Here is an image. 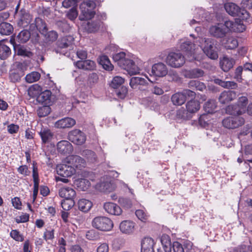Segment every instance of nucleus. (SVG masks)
Wrapping results in <instances>:
<instances>
[{
    "instance_id": "obj_27",
    "label": "nucleus",
    "mask_w": 252,
    "mask_h": 252,
    "mask_svg": "<svg viewBox=\"0 0 252 252\" xmlns=\"http://www.w3.org/2000/svg\"><path fill=\"white\" fill-rule=\"evenodd\" d=\"M78 209L83 212H88L90 210L93 206L92 202L86 199H80L77 203Z\"/></svg>"
},
{
    "instance_id": "obj_58",
    "label": "nucleus",
    "mask_w": 252,
    "mask_h": 252,
    "mask_svg": "<svg viewBox=\"0 0 252 252\" xmlns=\"http://www.w3.org/2000/svg\"><path fill=\"white\" fill-rule=\"evenodd\" d=\"M129 85L133 89H139L140 85L139 77H132L129 82Z\"/></svg>"
},
{
    "instance_id": "obj_29",
    "label": "nucleus",
    "mask_w": 252,
    "mask_h": 252,
    "mask_svg": "<svg viewBox=\"0 0 252 252\" xmlns=\"http://www.w3.org/2000/svg\"><path fill=\"white\" fill-rule=\"evenodd\" d=\"M34 25L37 30L42 34L47 32V25L45 21L40 17H36L34 20Z\"/></svg>"
},
{
    "instance_id": "obj_63",
    "label": "nucleus",
    "mask_w": 252,
    "mask_h": 252,
    "mask_svg": "<svg viewBox=\"0 0 252 252\" xmlns=\"http://www.w3.org/2000/svg\"><path fill=\"white\" fill-rule=\"evenodd\" d=\"M75 124V120L71 118H64V127H71L74 126Z\"/></svg>"
},
{
    "instance_id": "obj_56",
    "label": "nucleus",
    "mask_w": 252,
    "mask_h": 252,
    "mask_svg": "<svg viewBox=\"0 0 252 252\" xmlns=\"http://www.w3.org/2000/svg\"><path fill=\"white\" fill-rule=\"evenodd\" d=\"M56 171L58 175L61 177L55 176V180L57 182L59 181L63 182V164H60L57 165Z\"/></svg>"
},
{
    "instance_id": "obj_59",
    "label": "nucleus",
    "mask_w": 252,
    "mask_h": 252,
    "mask_svg": "<svg viewBox=\"0 0 252 252\" xmlns=\"http://www.w3.org/2000/svg\"><path fill=\"white\" fill-rule=\"evenodd\" d=\"M119 203L124 207L129 208L132 206L131 201L128 198H121L119 199Z\"/></svg>"
},
{
    "instance_id": "obj_31",
    "label": "nucleus",
    "mask_w": 252,
    "mask_h": 252,
    "mask_svg": "<svg viewBox=\"0 0 252 252\" xmlns=\"http://www.w3.org/2000/svg\"><path fill=\"white\" fill-rule=\"evenodd\" d=\"M222 44L226 49H234L238 46V42L236 38L230 36L226 38V40L222 43Z\"/></svg>"
},
{
    "instance_id": "obj_35",
    "label": "nucleus",
    "mask_w": 252,
    "mask_h": 252,
    "mask_svg": "<svg viewBox=\"0 0 252 252\" xmlns=\"http://www.w3.org/2000/svg\"><path fill=\"white\" fill-rule=\"evenodd\" d=\"M161 243L165 252H171L172 244H171L170 238L167 235H163L161 238Z\"/></svg>"
},
{
    "instance_id": "obj_36",
    "label": "nucleus",
    "mask_w": 252,
    "mask_h": 252,
    "mask_svg": "<svg viewBox=\"0 0 252 252\" xmlns=\"http://www.w3.org/2000/svg\"><path fill=\"white\" fill-rule=\"evenodd\" d=\"M74 184L79 189L83 191L87 190L91 186L90 181L85 179L76 180Z\"/></svg>"
},
{
    "instance_id": "obj_20",
    "label": "nucleus",
    "mask_w": 252,
    "mask_h": 252,
    "mask_svg": "<svg viewBox=\"0 0 252 252\" xmlns=\"http://www.w3.org/2000/svg\"><path fill=\"white\" fill-rule=\"evenodd\" d=\"M75 65L80 69L93 70L95 67V63L90 60L78 61L75 63Z\"/></svg>"
},
{
    "instance_id": "obj_15",
    "label": "nucleus",
    "mask_w": 252,
    "mask_h": 252,
    "mask_svg": "<svg viewBox=\"0 0 252 252\" xmlns=\"http://www.w3.org/2000/svg\"><path fill=\"white\" fill-rule=\"evenodd\" d=\"M155 244V241L152 238H144L141 243V252H154Z\"/></svg>"
},
{
    "instance_id": "obj_10",
    "label": "nucleus",
    "mask_w": 252,
    "mask_h": 252,
    "mask_svg": "<svg viewBox=\"0 0 252 252\" xmlns=\"http://www.w3.org/2000/svg\"><path fill=\"white\" fill-rule=\"evenodd\" d=\"M25 75L24 67L22 63H18L9 71V78L12 82H19Z\"/></svg>"
},
{
    "instance_id": "obj_64",
    "label": "nucleus",
    "mask_w": 252,
    "mask_h": 252,
    "mask_svg": "<svg viewBox=\"0 0 252 252\" xmlns=\"http://www.w3.org/2000/svg\"><path fill=\"white\" fill-rule=\"evenodd\" d=\"M17 171L20 174L24 175L25 176L29 175L30 173L28 167L26 165L20 166L18 168Z\"/></svg>"
},
{
    "instance_id": "obj_13",
    "label": "nucleus",
    "mask_w": 252,
    "mask_h": 252,
    "mask_svg": "<svg viewBox=\"0 0 252 252\" xmlns=\"http://www.w3.org/2000/svg\"><path fill=\"white\" fill-rule=\"evenodd\" d=\"M136 227V224L130 220H125L122 221L119 225V228L123 234L130 235L133 233Z\"/></svg>"
},
{
    "instance_id": "obj_3",
    "label": "nucleus",
    "mask_w": 252,
    "mask_h": 252,
    "mask_svg": "<svg viewBox=\"0 0 252 252\" xmlns=\"http://www.w3.org/2000/svg\"><path fill=\"white\" fill-rule=\"evenodd\" d=\"M92 224L93 227L102 231H110L113 227V222L109 218L106 217L94 218Z\"/></svg>"
},
{
    "instance_id": "obj_33",
    "label": "nucleus",
    "mask_w": 252,
    "mask_h": 252,
    "mask_svg": "<svg viewBox=\"0 0 252 252\" xmlns=\"http://www.w3.org/2000/svg\"><path fill=\"white\" fill-rule=\"evenodd\" d=\"M98 62L103 68L108 71H111L113 69V65L111 63L107 56L103 55L99 57Z\"/></svg>"
},
{
    "instance_id": "obj_1",
    "label": "nucleus",
    "mask_w": 252,
    "mask_h": 252,
    "mask_svg": "<svg viewBox=\"0 0 252 252\" xmlns=\"http://www.w3.org/2000/svg\"><path fill=\"white\" fill-rule=\"evenodd\" d=\"M190 36L193 38L192 42L187 38L181 39L178 44L180 50L185 53L189 61L197 60L196 55L200 48L210 59L215 60L218 58L213 40L200 37L195 38L192 34Z\"/></svg>"
},
{
    "instance_id": "obj_61",
    "label": "nucleus",
    "mask_w": 252,
    "mask_h": 252,
    "mask_svg": "<svg viewBox=\"0 0 252 252\" xmlns=\"http://www.w3.org/2000/svg\"><path fill=\"white\" fill-rule=\"evenodd\" d=\"M74 204L73 199H64V210H69L74 206Z\"/></svg>"
},
{
    "instance_id": "obj_26",
    "label": "nucleus",
    "mask_w": 252,
    "mask_h": 252,
    "mask_svg": "<svg viewBox=\"0 0 252 252\" xmlns=\"http://www.w3.org/2000/svg\"><path fill=\"white\" fill-rule=\"evenodd\" d=\"M235 61L231 59L224 57L220 61V66L222 70L228 71L233 66Z\"/></svg>"
},
{
    "instance_id": "obj_37",
    "label": "nucleus",
    "mask_w": 252,
    "mask_h": 252,
    "mask_svg": "<svg viewBox=\"0 0 252 252\" xmlns=\"http://www.w3.org/2000/svg\"><path fill=\"white\" fill-rule=\"evenodd\" d=\"M96 188L99 191L103 192H110L115 189L113 184L108 182L97 184Z\"/></svg>"
},
{
    "instance_id": "obj_4",
    "label": "nucleus",
    "mask_w": 252,
    "mask_h": 252,
    "mask_svg": "<svg viewBox=\"0 0 252 252\" xmlns=\"http://www.w3.org/2000/svg\"><path fill=\"white\" fill-rule=\"evenodd\" d=\"M144 64L145 63L139 59L136 58L134 60L129 59L123 68L126 69L130 75H135L140 74L143 68L145 71L147 70V68L144 66Z\"/></svg>"
},
{
    "instance_id": "obj_32",
    "label": "nucleus",
    "mask_w": 252,
    "mask_h": 252,
    "mask_svg": "<svg viewBox=\"0 0 252 252\" xmlns=\"http://www.w3.org/2000/svg\"><path fill=\"white\" fill-rule=\"evenodd\" d=\"M187 111L190 113H194L197 112L200 108L198 101L191 100L186 104Z\"/></svg>"
},
{
    "instance_id": "obj_5",
    "label": "nucleus",
    "mask_w": 252,
    "mask_h": 252,
    "mask_svg": "<svg viewBox=\"0 0 252 252\" xmlns=\"http://www.w3.org/2000/svg\"><path fill=\"white\" fill-rule=\"evenodd\" d=\"M232 25L230 22H225L224 24L220 23L212 26L209 28V33L213 36L217 38H221L225 37L228 33L227 28Z\"/></svg>"
},
{
    "instance_id": "obj_16",
    "label": "nucleus",
    "mask_w": 252,
    "mask_h": 252,
    "mask_svg": "<svg viewBox=\"0 0 252 252\" xmlns=\"http://www.w3.org/2000/svg\"><path fill=\"white\" fill-rule=\"evenodd\" d=\"M103 208L105 211L110 215L120 216L123 212L121 208L119 205L112 202L104 203Z\"/></svg>"
},
{
    "instance_id": "obj_12",
    "label": "nucleus",
    "mask_w": 252,
    "mask_h": 252,
    "mask_svg": "<svg viewBox=\"0 0 252 252\" xmlns=\"http://www.w3.org/2000/svg\"><path fill=\"white\" fill-rule=\"evenodd\" d=\"M64 162L70 164L73 167L77 168H81L84 167L86 165V162L84 159L78 156L71 155L67 157L64 159Z\"/></svg>"
},
{
    "instance_id": "obj_43",
    "label": "nucleus",
    "mask_w": 252,
    "mask_h": 252,
    "mask_svg": "<svg viewBox=\"0 0 252 252\" xmlns=\"http://www.w3.org/2000/svg\"><path fill=\"white\" fill-rule=\"evenodd\" d=\"M40 74L36 71H33L28 74L25 77V80L27 82L32 83L39 80Z\"/></svg>"
},
{
    "instance_id": "obj_62",
    "label": "nucleus",
    "mask_w": 252,
    "mask_h": 252,
    "mask_svg": "<svg viewBox=\"0 0 252 252\" xmlns=\"http://www.w3.org/2000/svg\"><path fill=\"white\" fill-rule=\"evenodd\" d=\"M12 206L16 209L20 210L22 209V202L20 198L18 197H15L11 199Z\"/></svg>"
},
{
    "instance_id": "obj_21",
    "label": "nucleus",
    "mask_w": 252,
    "mask_h": 252,
    "mask_svg": "<svg viewBox=\"0 0 252 252\" xmlns=\"http://www.w3.org/2000/svg\"><path fill=\"white\" fill-rule=\"evenodd\" d=\"M42 143L44 144L50 142L53 138L54 133L49 128H43L39 132Z\"/></svg>"
},
{
    "instance_id": "obj_53",
    "label": "nucleus",
    "mask_w": 252,
    "mask_h": 252,
    "mask_svg": "<svg viewBox=\"0 0 252 252\" xmlns=\"http://www.w3.org/2000/svg\"><path fill=\"white\" fill-rule=\"evenodd\" d=\"M31 18L32 17H21L18 22V25L23 28L27 27L32 21Z\"/></svg>"
},
{
    "instance_id": "obj_8",
    "label": "nucleus",
    "mask_w": 252,
    "mask_h": 252,
    "mask_svg": "<svg viewBox=\"0 0 252 252\" xmlns=\"http://www.w3.org/2000/svg\"><path fill=\"white\" fill-rule=\"evenodd\" d=\"M67 138L71 142L76 145H81L85 142L86 136L80 130L75 129L68 132Z\"/></svg>"
},
{
    "instance_id": "obj_6",
    "label": "nucleus",
    "mask_w": 252,
    "mask_h": 252,
    "mask_svg": "<svg viewBox=\"0 0 252 252\" xmlns=\"http://www.w3.org/2000/svg\"><path fill=\"white\" fill-rule=\"evenodd\" d=\"M167 64L174 68H178L184 64L185 59L180 53L171 52L168 54L166 59Z\"/></svg>"
},
{
    "instance_id": "obj_25",
    "label": "nucleus",
    "mask_w": 252,
    "mask_h": 252,
    "mask_svg": "<svg viewBox=\"0 0 252 252\" xmlns=\"http://www.w3.org/2000/svg\"><path fill=\"white\" fill-rule=\"evenodd\" d=\"M32 176L33 182V189H39L40 179L39 177L38 169L37 163L33 161L32 163Z\"/></svg>"
},
{
    "instance_id": "obj_41",
    "label": "nucleus",
    "mask_w": 252,
    "mask_h": 252,
    "mask_svg": "<svg viewBox=\"0 0 252 252\" xmlns=\"http://www.w3.org/2000/svg\"><path fill=\"white\" fill-rule=\"evenodd\" d=\"M30 36V32L28 31L23 30L17 35L16 39L18 42L24 43L29 40Z\"/></svg>"
},
{
    "instance_id": "obj_54",
    "label": "nucleus",
    "mask_w": 252,
    "mask_h": 252,
    "mask_svg": "<svg viewBox=\"0 0 252 252\" xmlns=\"http://www.w3.org/2000/svg\"><path fill=\"white\" fill-rule=\"evenodd\" d=\"M86 237L87 239L90 240H96L99 237L98 233L94 230H90L87 231Z\"/></svg>"
},
{
    "instance_id": "obj_17",
    "label": "nucleus",
    "mask_w": 252,
    "mask_h": 252,
    "mask_svg": "<svg viewBox=\"0 0 252 252\" xmlns=\"http://www.w3.org/2000/svg\"><path fill=\"white\" fill-rule=\"evenodd\" d=\"M226 22H230L232 24L230 27L227 28L228 32H241L246 30V26L240 18H236L234 22L231 21H226Z\"/></svg>"
},
{
    "instance_id": "obj_14",
    "label": "nucleus",
    "mask_w": 252,
    "mask_h": 252,
    "mask_svg": "<svg viewBox=\"0 0 252 252\" xmlns=\"http://www.w3.org/2000/svg\"><path fill=\"white\" fill-rule=\"evenodd\" d=\"M248 99L245 96H242L239 98L238 104L237 106H229L228 109H233L231 112L233 114L241 115L245 111L246 106L247 104Z\"/></svg>"
},
{
    "instance_id": "obj_38",
    "label": "nucleus",
    "mask_w": 252,
    "mask_h": 252,
    "mask_svg": "<svg viewBox=\"0 0 252 252\" xmlns=\"http://www.w3.org/2000/svg\"><path fill=\"white\" fill-rule=\"evenodd\" d=\"M214 82L224 88L233 89L237 86V84L233 81H224L219 79H215L214 80Z\"/></svg>"
},
{
    "instance_id": "obj_45",
    "label": "nucleus",
    "mask_w": 252,
    "mask_h": 252,
    "mask_svg": "<svg viewBox=\"0 0 252 252\" xmlns=\"http://www.w3.org/2000/svg\"><path fill=\"white\" fill-rule=\"evenodd\" d=\"M189 86L190 88H195L197 90L203 91L206 89L205 84L197 80H192L189 81Z\"/></svg>"
},
{
    "instance_id": "obj_60",
    "label": "nucleus",
    "mask_w": 252,
    "mask_h": 252,
    "mask_svg": "<svg viewBox=\"0 0 252 252\" xmlns=\"http://www.w3.org/2000/svg\"><path fill=\"white\" fill-rule=\"evenodd\" d=\"M173 252H185L183 245L178 242H174L172 248Z\"/></svg>"
},
{
    "instance_id": "obj_51",
    "label": "nucleus",
    "mask_w": 252,
    "mask_h": 252,
    "mask_svg": "<svg viewBox=\"0 0 252 252\" xmlns=\"http://www.w3.org/2000/svg\"><path fill=\"white\" fill-rule=\"evenodd\" d=\"M45 38L47 42H53L55 41L58 38V33L56 32L51 31L48 32L44 34Z\"/></svg>"
},
{
    "instance_id": "obj_19",
    "label": "nucleus",
    "mask_w": 252,
    "mask_h": 252,
    "mask_svg": "<svg viewBox=\"0 0 252 252\" xmlns=\"http://www.w3.org/2000/svg\"><path fill=\"white\" fill-rule=\"evenodd\" d=\"M112 58L114 61L117 63L118 65L123 68L130 59L128 56H126L123 52L114 54L112 56Z\"/></svg>"
},
{
    "instance_id": "obj_46",
    "label": "nucleus",
    "mask_w": 252,
    "mask_h": 252,
    "mask_svg": "<svg viewBox=\"0 0 252 252\" xmlns=\"http://www.w3.org/2000/svg\"><path fill=\"white\" fill-rule=\"evenodd\" d=\"M75 172V169L70 164L64 162V177H71Z\"/></svg>"
},
{
    "instance_id": "obj_57",
    "label": "nucleus",
    "mask_w": 252,
    "mask_h": 252,
    "mask_svg": "<svg viewBox=\"0 0 252 252\" xmlns=\"http://www.w3.org/2000/svg\"><path fill=\"white\" fill-rule=\"evenodd\" d=\"M29 214L27 213H23V214L20 216L19 217L16 218L15 219V220L17 223H24L28 222L29 220Z\"/></svg>"
},
{
    "instance_id": "obj_49",
    "label": "nucleus",
    "mask_w": 252,
    "mask_h": 252,
    "mask_svg": "<svg viewBox=\"0 0 252 252\" xmlns=\"http://www.w3.org/2000/svg\"><path fill=\"white\" fill-rule=\"evenodd\" d=\"M76 194L75 190L71 188H64V199H74Z\"/></svg>"
},
{
    "instance_id": "obj_7",
    "label": "nucleus",
    "mask_w": 252,
    "mask_h": 252,
    "mask_svg": "<svg viewBox=\"0 0 252 252\" xmlns=\"http://www.w3.org/2000/svg\"><path fill=\"white\" fill-rule=\"evenodd\" d=\"M80 26L82 29L89 32L96 31L98 29V24L91 17H79Z\"/></svg>"
},
{
    "instance_id": "obj_9",
    "label": "nucleus",
    "mask_w": 252,
    "mask_h": 252,
    "mask_svg": "<svg viewBox=\"0 0 252 252\" xmlns=\"http://www.w3.org/2000/svg\"><path fill=\"white\" fill-rule=\"evenodd\" d=\"M244 119L240 116L228 117L222 122L224 127L229 129L236 128L244 124Z\"/></svg>"
},
{
    "instance_id": "obj_55",
    "label": "nucleus",
    "mask_w": 252,
    "mask_h": 252,
    "mask_svg": "<svg viewBox=\"0 0 252 252\" xmlns=\"http://www.w3.org/2000/svg\"><path fill=\"white\" fill-rule=\"evenodd\" d=\"M210 115L209 114H204L200 116L199 119V123L200 126L203 127H206L209 124Z\"/></svg>"
},
{
    "instance_id": "obj_47",
    "label": "nucleus",
    "mask_w": 252,
    "mask_h": 252,
    "mask_svg": "<svg viewBox=\"0 0 252 252\" xmlns=\"http://www.w3.org/2000/svg\"><path fill=\"white\" fill-rule=\"evenodd\" d=\"M82 155L86 157L89 162H94L96 161V155L94 152L91 150H84L82 152Z\"/></svg>"
},
{
    "instance_id": "obj_48",
    "label": "nucleus",
    "mask_w": 252,
    "mask_h": 252,
    "mask_svg": "<svg viewBox=\"0 0 252 252\" xmlns=\"http://www.w3.org/2000/svg\"><path fill=\"white\" fill-rule=\"evenodd\" d=\"M125 81V79L121 76H117L114 77L111 83L110 86L114 89L120 87Z\"/></svg>"
},
{
    "instance_id": "obj_23",
    "label": "nucleus",
    "mask_w": 252,
    "mask_h": 252,
    "mask_svg": "<svg viewBox=\"0 0 252 252\" xmlns=\"http://www.w3.org/2000/svg\"><path fill=\"white\" fill-rule=\"evenodd\" d=\"M236 96V93L233 91H224L220 94L219 100L221 103L225 104L234 99Z\"/></svg>"
},
{
    "instance_id": "obj_52",
    "label": "nucleus",
    "mask_w": 252,
    "mask_h": 252,
    "mask_svg": "<svg viewBox=\"0 0 252 252\" xmlns=\"http://www.w3.org/2000/svg\"><path fill=\"white\" fill-rule=\"evenodd\" d=\"M135 215L138 219L143 222H146L148 219V215L143 210H136Z\"/></svg>"
},
{
    "instance_id": "obj_18",
    "label": "nucleus",
    "mask_w": 252,
    "mask_h": 252,
    "mask_svg": "<svg viewBox=\"0 0 252 252\" xmlns=\"http://www.w3.org/2000/svg\"><path fill=\"white\" fill-rule=\"evenodd\" d=\"M167 68L163 63H156L152 66V73L156 76L163 77L167 74Z\"/></svg>"
},
{
    "instance_id": "obj_39",
    "label": "nucleus",
    "mask_w": 252,
    "mask_h": 252,
    "mask_svg": "<svg viewBox=\"0 0 252 252\" xmlns=\"http://www.w3.org/2000/svg\"><path fill=\"white\" fill-rule=\"evenodd\" d=\"M173 103L176 105H181L183 104L185 101V96L182 93H178L173 94L171 97Z\"/></svg>"
},
{
    "instance_id": "obj_28",
    "label": "nucleus",
    "mask_w": 252,
    "mask_h": 252,
    "mask_svg": "<svg viewBox=\"0 0 252 252\" xmlns=\"http://www.w3.org/2000/svg\"><path fill=\"white\" fill-rule=\"evenodd\" d=\"M11 54L10 48L4 44L3 40L0 41V59H6Z\"/></svg>"
},
{
    "instance_id": "obj_34",
    "label": "nucleus",
    "mask_w": 252,
    "mask_h": 252,
    "mask_svg": "<svg viewBox=\"0 0 252 252\" xmlns=\"http://www.w3.org/2000/svg\"><path fill=\"white\" fill-rule=\"evenodd\" d=\"M13 32V26L9 23L2 22L0 24V33L1 35H9Z\"/></svg>"
},
{
    "instance_id": "obj_50",
    "label": "nucleus",
    "mask_w": 252,
    "mask_h": 252,
    "mask_svg": "<svg viewBox=\"0 0 252 252\" xmlns=\"http://www.w3.org/2000/svg\"><path fill=\"white\" fill-rule=\"evenodd\" d=\"M10 235L16 241L23 242L24 240V236L20 234L18 230H12L10 232Z\"/></svg>"
},
{
    "instance_id": "obj_24",
    "label": "nucleus",
    "mask_w": 252,
    "mask_h": 252,
    "mask_svg": "<svg viewBox=\"0 0 252 252\" xmlns=\"http://www.w3.org/2000/svg\"><path fill=\"white\" fill-rule=\"evenodd\" d=\"M77 0H64V7L72 6L69 10L66 12V16H77L78 12L76 9Z\"/></svg>"
},
{
    "instance_id": "obj_42",
    "label": "nucleus",
    "mask_w": 252,
    "mask_h": 252,
    "mask_svg": "<svg viewBox=\"0 0 252 252\" xmlns=\"http://www.w3.org/2000/svg\"><path fill=\"white\" fill-rule=\"evenodd\" d=\"M50 105H43V106L38 108L37 110V113L39 117H44L50 113L51 109Z\"/></svg>"
},
{
    "instance_id": "obj_30",
    "label": "nucleus",
    "mask_w": 252,
    "mask_h": 252,
    "mask_svg": "<svg viewBox=\"0 0 252 252\" xmlns=\"http://www.w3.org/2000/svg\"><path fill=\"white\" fill-rule=\"evenodd\" d=\"M204 71L199 68H195L191 70H186L184 72V75L187 78H196L202 77L204 75Z\"/></svg>"
},
{
    "instance_id": "obj_40",
    "label": "nucleus",
    "mask_w": 252,
    "mask_h": 252,
    "mask_svg": "<svg viewBox=\"0 0 252 252\" xmlns=\"http://www.w3.org/2000/svg\"><path fill=\"white\" fill-rule=\"evenodd\" d=\"M84 4L87 6V10L85 12V14H83V16H94L96 14L95 11L92 10L95 7V3L94 1L88 0L84 2Z\"/></svg>"
},
{
    "instance_id": "obj_2",
    "label": "nucleus",
    "mask_w": 252,
    "mask_h": 252,
    "mask_svg": "<svg viewBox=\"0 0 252 252\" xmlns=\"http://www.w3.org/2000/svg\"><path fill=\"white\" fill-rule=\"evenodd\" d=\"M40 89V87L37 85H32L29 89V95L32 97L36 96V100L39 103L43 105H51V92L46 90L38 94Z\"/></svg>"
},
{
    "instance_id": "obj_22",
    "label": "nucleus",
    "mask_w": 252,
    "mask_h": 252,
    "mask_svg": "<svg viewBox=\"0 0 252 252\" xmlns=\"http://www.w3.org/2000/svg\"><path fill=\"white\" fill-rule=\"evenodd\" d=\"M10 42L13 45L14 49L16 50L15 47L14 46L15 39L11 38L10 39ZM16 50L17 54L18 56H21L24 57L31 58L33 55V53L30 50L27 49L25 47L22 46H18L17 47Z\"/></svg>"
},
{
    "instance_id": "obj_44",
    "label": "nucleus",
    "mask_w": 252,
    "mask_h": 252,
    "mask_svg": "<svg viewBox=\"0 0 252 252\" xmlns=\"http://www.w3.org/2000/svg\"><path fill=\"white\" fill-rule=\"evenodd\" d=\"M216 108V102L211 99L207 101L204 105V109L208 113H212Z\"/></svg>"
},
{
    "instance_id": "obj_11",
    "label": "nucleus",
    "mask_w": 252,
    "mask_h": 252,
    "mask_svg": "<svg viewBox=\"0 0 252 252\" xmlns=\"http://www.w3.org/2000/svg\"><path fill=\"white\" fill-rule=\"evenodd\" d=\"M224 8L230 16H244L249 14L246 10L240 8L237 5L233 2L225 3Z\"/></svg>"
}]
</instances>
